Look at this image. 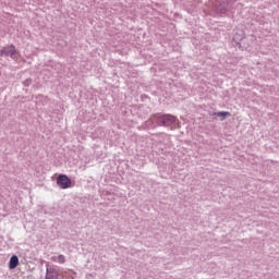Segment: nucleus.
<instances>
[{"instance_id": "6", "label": "nucleus", "mask_w": 279, "mask_h": 279, "mask_svg": "<svg viewBox=\"0 0 279 279\" xmlns=\"http://www.w3.org/2000/svg\"><path fill=\"white\" fill-rule=\"evenodd\" d=\"M214 114H215V117H220L221 121L226 120V117H231V113L228 111H219Z\"/></svg>"}, {"instance_id": "5", "label": "nucleus", "mask_w": 279, "mask_h": 279, "mask_svg": "<svg viewBox=\"0 0 279 279\" xmlns=\"http://www.w3.org/2000/svg\"><path fill=\"white\" fill-rule=\"evenodd\" d=\"M162 120L166 125H171V123H175V117L171 114L163 116Z\"/></svg>"}, {"instance_id": "3", "label": "nucleus", "mask_w": 279, "mask_h": 279, "mask_svg": "<svg viewBox=\"0 0 279 279\" xmlns=\"http://www.w3.org/2000/svg\"><path fill=\"white\" fill-rule=\"evenodd\" d=\"M19 267V256L13 255L9 262V269H16Z\"/></svg>"}, {"instance_id": "1", "label": "nucleus", "mask_w": 279, "mask_h": 279, "mask_svg": "<svg viewBox=\"0 0 279 279\" xmlns=\"http://www.w3.org/2000/svg\"><path fill=\"white\" fill-rule=\"evenodd\" d=\"M57 185L59 189H71L73 186V183L71 182V179L66 174H60L57 178Z\"/></svg>"}, {"instance_id": "4", "label": "nucleus", "mask_w": 279, "mask_h": 279, "mask_svg": "<svg viewBox=\"0 0 279 279\" xmlns=\"http://www.w3.org/2000/svg\"><path fill=\"white\" fill-rule=\"evenodd\" d=\"M3 52L5 53V56H10L11 58H13L16 54V48L11 45L4 48Z\"/></svg>"}, {"instance_id": "2", "label": "nucleus", "mask_w": 279, "mask_h": 279, "mask_svg": "<svg viewBox=\"0 0 279 279\" xmlns=\"http://www.w3.org/2000/svg\"><path fill=\"white\" fill-rule=\"evenodd\" d=\"M58 270L56 268H47L46 279H58Z\"/></svg>"}, {"instance_id": "7", "label": "nucleus", "mask_w": 279, "mask_h": 279, "mask_svg": "<svg viewBox=\"0 0 279 279\" xmlns=\"http://www.w3.org/2000/svg\"><path fill=\"white\" fill-rule=\"evenodd\" d=\"M57 262H59L61 265L64 264V262H65L64 255L57 256Z\"/></svg>"}]
</instances>
